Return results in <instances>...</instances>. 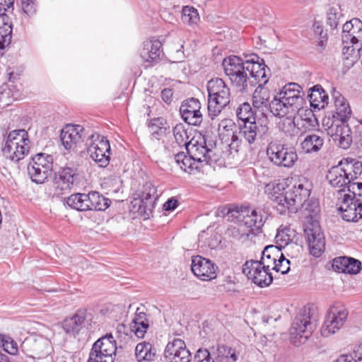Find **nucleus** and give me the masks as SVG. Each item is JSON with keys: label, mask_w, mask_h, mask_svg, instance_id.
<instances>
[{"label": "nucleus", "mask_w": 362, "mask_h": 362, "mask_svg": "<svg viewBox=\"0 0 362 362\" xmlns=\"http://www.w3.org/2000/svg\"><path fill=\"white\" fill-rule=\"evenodd\" d=\"M360 160L355 158H344L337 165L332 166L326 175L329 184L339 191L344 192L346 189L351 192L355 189V180L362 173V156Z\"/></svg>", "instance_id": "f257e3e1"}, {"label": "nucleus", "mask_w": 362, "mask_h": 362, "mask_svg": "<svg viewBox=\"0 0 362 362\" xmlns=\"http://www.w3.org/2000/svg\"><path fill=\"white\" fill-rule=\"evenodd\" d=\"M305 96L303 88L299 84L288 83L272 100L271 112L279 117L295 114L303 108L305 103Z\"/></svg>", "instance_id": "f03ea898"}, {"label": "nucleus", "mask_w": 362, "mask_h": 362, "mask_svg": "<svg viewBox=\"0 0 362 362\" xmlns=\"http://www.w3.org/2000/svg\"><path fill=\"white\" fill-rule=\"evenodd\" d=\"M300 209H303L305 217L312 221L308 223L304 228L310 253L315 257H319L325 247V236L317 221L320 211L319 202L316 199L308 198Z\"/></svg>", "instance_id": "7ed1b4c3"}, {"label": "nucleus", "mask_w": 362, "mask_h": 362, "mask_svg": "<svg viewBox=\"0 0 362 362\" xmlns=\"http://www.w3.org/2000/svg\"><path fill=\"white\" fill-rule=\"evenodd\" d=\"M311 185L305 178L298 180L291 187L278 195H273L276 209L280 214L296 213L309 198Z\"/></svg>", "instance_id": "20e7f679"}, {"label": "nucleus", "mask_w": 362, "mask_h": 362, "mask_svg": "<svg viewBox=\"0 0 362 362\" xmlns=\"http://www.w3.org/2000/svg\"><path fill=\"white\" fill-rule=\"evenodd\" d=\"M208 112L213 119L230 103V89L222 78H212L207 83Z\"/></svg>", "instance_id": "39448f33"}, {"label": "nucleus", "mask_w": 362, "mask_h": 362, "mask_svg": "<svg viewBox=\"0 0 362 362\" xmlns=\"http://www.w3.org/2000/svg\"><path fill=\"white\" fill-rule=\"evenodd\" d=\"M310 309H303L296 316L290 329V341L296 346L305 344L315 330Z\"/></svg>", "instance_id": "423d86ee"}, {"label": "nucleus", "mask_w": 362, "mask_h": 362, "mask_svg": "<svg viewBox=\"0 0 362 362\" xmlns=\"http://www.w3.org/2000/svg\"><path fill=\"white\" fill-rule=\"evenodd\" d=\"M266 153L273 165L287 169L293 168L298 158L294 147L278 142H270Z\"/></svg>", "instance_id": "0eeeda50"}, {"label": "nucleus", "mask_w": 362, "mask_h": 362, "mask_svg": "<svg viewBox=\"0 0 362 362\" xmlns=\"http://www.w3.org/2000/svg\"><path fill=\"white\" fill-rule=\"evenodd\" d=\"M227 214L240 222L251 234L254 235L259 232L264 223L262 211L258 209H251L249 206L228 208Z\"/></svg>", "instance_id": "6e6552de"}, {"label": "nucleus", "mask_w": 362, "mask_h": 362, "mask_svg": "<svg viewBox=\"0 0 362 362\" xmlns=\"http://www.w3.org/2000/svg\"><path fill=\"white\" fill-rule=\"evenodd\" d=\"M341 40L344 54L359 52L362 45V22L358 18H353L343 25Z\"/></svg>", "instance_id": "1a4fd4ad"}, {"label": "nucleus", "mask_w": 362, "mask_h": 362, "mask_svg": "<svg viewBox=\"0 0 362 362\" xmlns=\"http://www.w3.org/2000/svg\"><path fill=\"white\" fill-rule=\"evenodd\" d=\"M247 71L250 75V89L255 86H264L269 81V68L265 64L263 59L255 54L246 56Z\"/></svg>", "instance_id": "9d476101"}, {"label": "nucleus", "mask_w": 362, "mask_h": 362, "mask_svg": "<svg viewBox=\"0 0 362 362\" xmlns=\"http://www.w3.org/2000/svg\"><path fill=\"white\" fill-rule=\"evenodd\" d=\"M347 317L348 311L343 305L336 304L332 306L328 310L322 325V334L327 337L336 333L344 326Z\"/></svg>", "instance_id": "9b49d317"}, {"label": "nucleus", "mask_w": 362, "mask_h": 362, "mask_svg": "<svg viewBox=\"0 0 362 362\" xmlns=\"http://www.w3.org/2000/svg\"><path fill=\"white\" fill-rule=\"evenodd\" d=\"M117 351L116 341L112 334L99 338L92 345V362H113Z\"/></svg>", "instance_id": "f8f14e48"}, {"label": "nucleus", "mask_w": 362, "mask_h": 362, "mask_svg": "<svg viewBox=\"0 0 362 362\" xmlns=\"http://www.w3.org/2000/svg\"><path fill=\"white\" fill-rule=\"evenodd\" d=\"M239 353L226 345L218 346L216 354H211L206 349H199L194 355L195 362H236Z\"/></svg>", "instance_id": "ddd939ff"}, {"label": "nucleus", "mask_w": 362, "mask_h": 362, "mask_svg": "<svg viewBox=\"0 0 362 362\" xmlns=\"http://www.w3.org/2000/svg\"><path fill=\"white\" fill-rule=\"evenodd\" d=\"M271 271L265 268L262 269L257 260L252 259L247 261L243 267V272L247 278L261 288L269 286L272 283L274 277Z\"/></svg>", "instance_id": "4468645a"}, {"label": "nucleus", "mask_w": 362, "mask_h": 362, "mask_svg": "<svg viewBox=\"0 0 362 362\" xmlns=\"http://www.w3.org/2000/svg\"><path fill=\"white\" fill-rule=\"evenodd\" d=\"M352 195L344 194L342 204L338 208L341 212V217L346 221L357 222L362 218V199L356 197L355 189Z\"/></svg>", "instance_id": "2eb2a0df"}, {"label": "nucleus", "mask_w": 362, "mask_h": 362, "mask_svg": "<svg viewBox=\"0 0 362 362\" xmlns=\"http://www.w3.org/2000/svg\"><path fill=\"white\" fill-rule=\"evenodd\" d=\"M92 147L95 149L92 160L100 168L107 166L110 163V146L107 138L97 132L92 133Z\"/></svg>", "instance_id": "dca6fc26"}, {"label": "nucleus", "mask_w": 362, "mask_h": 362, "mask_svg": "<svg viewBox=\"0 0 362 362\" xmlns=\"http://www.w3.org/2000/svg\"><path fill=\"white\" fill-rule=\"evenodd\" d=\"M166 362H190L192 356L185 342L180 339L169 341L164 351Z\"/></svg>", "instance_id": "f3484780"}, {"label": "nucleus", "mask_w": 362, "mask_h": 362, "mask_svg": "<svg viewBox=\"0 0 362 362\" xmlns=\"http://www.w3.org/2000/svg\"><path fill=\"white\" fill-rule=\"evenodd\" d=\"M269 127L267 124H262L256 120L245 122L239 124V134L250 145H252L257 139H263L267 134Z\"/></svg>", "instance_id": "a211bd4d"}, {"label": "nucleus", "mask_w": 362, "mask_h": 362, "mask_svg": "<svg viewBox=\"0 0 362 362\" xmlns=\"http://www.w3.org/2000/svg\"><path fill=\"white\" fill-rule=\"evenodd\" d=\"M191 269L197 278L209 281L216 277L218 267L210 259L197 255L192 258Z\"/></svg>", "instance_id": "6ab92c4d"}, {"label": "nucleus", "mask_w": 362, "mask_h": 362, "mask_svg": "<svg viewBox=\"0 0 362 362\" xmlns=\"http://www.w3.org/2000/svg\"><path fill=\"white\" fill-rule=\"evenodd\" d=\"M200 109L201 104L199 100L191 98L182 103L180 112L186 123L189 125L199 126L203 120Z\"/></svg>", "instance_id": "aec40b11"}, {"label": "nucleus", "mask_w": 362, "mask_h": 362, "mask_svg": "<svg viewBox=\"0 0 362 362\" xmlns=\"http://www.w3.org/2000/svg\"><path fill=\"white\" fill-rule=\"evenodd\" d=\"M60 140L66 150H74L83 142V127L67 124L61 132Z\"/></svg>", "instance_id": "412c9836"}, {"label": "nucleus", "mask_w": 362, "mask_h": 362, "mask_svg": "<svg viewBox=\"0 0 362 362\" xmlns=\"http://www.w3.org/2000/svg\"><path fill=\"white\" fill-rule=\"evenodd\" d=\"M186 149L187 153L191 155L199 165L202 163L210 164L212 161L213 151L206 146L204 137L202 138L201 141L189 143L186 146Z\"/></svg>", "instance_id": "4be33fe9"}, {"label": "nucleus", "mask_w": 362, "mask_h": 362, "mask_svg": "<svg viewBox=\"0 0 362 362\" xmlns=\"http://www.w3.org/2000/svg\"><path fill=\"white\" fill-rule=\"evenodd\" d=\"M76 175L75 169L69 167H61L58 170H54L53 183L54 187L62 193L70 190L74 185Z\"/></svg>", "instance_id": "5701e85b"}, {"label": "nucleus", "mask_w": 362, "mask_h": 362, "mask_svg": "<svg viewBox=\"0 0 362 362\" xmlns=\"http://www.w3.org/2000/svg\"><path fill=\"white\" fill-rule=\"evenodd\" d=\"M162 44L157 39H151L144 42L140 50V56L144 62L156 63L163 52Z\"/></svg>", "instance_id": "b1692460"}, {"label": "nucleus", "mask_w": 362, "mask_h": 362, "mask_svg": "<svg viewBox=\"0 0 362 362\" xmlns=\"http://www.w3.org/2000/svg\"><path fill=\"white\" fill-rule=\"evenodd\" d=\"M332 268L339 273L357 274L361 269V262L353 257H339L334 259Z\"/></svg>", "instance_id": "393cba45"}, {"label": "nucleus", "mask_w": 362, "mask_h": 362, "mask_svg": "<svg viewBox=\"0 0 362 362\" xmlns=\"http://www.w3.org/2000/svg\"><path fill=\"white\" fill-rule=\"evenodd\" d=\"M332 138L335 144L343 149H347L351 144V132L348 125L341 123V125L332 126L330 128Z\"/></svg>", "instance_id": "a878e982"}, {"label": "nucleus", "mask_w": 362, "mask_h": 362, "mask_svg": "<svg viewBox=\"0 0 362 362\" xmlns=\"http://www.w3.org/2000/svg\"><path fill=\"white\" fill-rule=\"evenodd\" d=\"M281 253V248L278 246L267 245L262 252L261 259L257 260V263L261 265L262 269L274 270L276 268V263Z\"/></svg>", "instance_id": "bb28decb"}, {"label": "nucleus", "mask_w": 362, "mask_h": 362, "mask_svg": "<svg viewBox=\"0 0 362 362\" xmlns=\"http://www.w3.org/2000/svg\"><path fill=\"white\" fill-rule=\"evenodd\" d=\"M269 90L264 86H257L252 95V105L256 111L262 114L269 110L271 111L272 101L270 102Z\"/></svg>", "instance_id": "cd10ccee"}, {"label": "nucleus", "mask_w": 362, "mask_h": 362, "mask_svg": "<svg viewBox=\"0 0 362 362\" xmlns=\"http://www.w3.org/2000/svg\"><path fill=\"white\" fill-rule=\"evenodd\" d=\"M308 95L310 105L313 109H323L328 105L329 96L322 86L320 84L313 86L309 89Z\"/></svg>", "instance_id": "c85d7f7f"}, {"label": "nucleus", "mask_w": 362, "mask_h": 362, "mask_svg": "<svg viewBox=\"0 0 362 362\" xmlns=\"http://www.w3.org/2000/svg\"><path fill=\"white\" fill-rule=\"evenodd\" d=\"M247 64L243 66L238 70L234 71L228 78L231 84L236 88V89L241 92H247L250 89V84H251L250 79L248 76V71H247Z\"/></svg>", "instance_id": "c756f323"}, {"label": "nucleus", "mask_w": 362, "mask_h": 362, "mask_svg": "<svg viewBox=\"0 0 362 362\" xmlns=\"http://www.w3.org/2000/svg\"><path fill=\"white\" fill-rule=\"evenodd\" d=\"M87 310L79 309L71 317H66L62 322V327L66 333L78 334L84 323Z\"/></svg>", "instance_id": "7c9ffc66"}, {"label": "nucleus", "mask_w": 362, "mask_h": 362, "mask_svg": "<svg viewBox=\"0 0 362 362\" xmlns=\"http://www.w3.org/2000/svg\"><path fill=\"white\" fill-rule=\"evenodd\" d=\"M324 137L318 134L312 133L306 134L300 143V148L305 153L318 152L324 145Z\"/></svg>", "instance_id": "2f4dec72"}, {"label": "nucleus", "mask_w": 362, "mask_h": 362, "mask_svg": "<svg viewBox=\"0 0 362 362\" xmlns=\"http://www.w3.org/2000/svg\"><path fill=\"white\" fill-rule=\"evenodd\" d=\"M332 99L334 100L336 114L342 123L350 117L351 111L349 103L341 94L336 90L332 93Z\"/></svg>", "instance_id": "473e14b6"}, {"label": "nucleus", "mask_w": 362, "mask_h": 362, "mask_svg": "<svg viewBox=\"0 0 362 362\" xmlns=\"http://www.w3.org/2000/svg\"><path fill=\"white\" fill-rule=\"evenodd\" d=\"M156 349L149 342L142 341L136 346L135 358L138 362H151L154 360Z\"/></svg>", "instance_id": "72a5a7b5"}, {"label": "nucleus", "mask_w": 362, "mask_h": 362, "mask_svg": "<svg viewBox=\"0 0 362 362\" xmlns=\"http://www.w3.org/2000/svg\"><path fill=\"white\" fill-rule=\"evenodd\" d=\"M177 165L185 172L189 174L198 171L200 165L195 161L191 155H186L184 152L178 153L175 156Z\"/></svg>", "instance_id": "f704fd0d"}, {"label": "nucleus", "mask_w": 362, "mask_h": 362, "mask_svg": "<svg viewBox=\"0 0 362 362\" xmlns=\"http://www.w3.org/2000/svg\"><path fill=\"white\" fill-rule=\"evenodd\" d=\"M88 194H74L67 198L66 204L69 206L78 211L90 210V199Z\"/></svg>", "instance_id": "c9c22d12"}, {"label": "nucleus", "mask_w": 362, "mask_h": 362, "mask_svg": "<svg viewBox=\"0 0 362 362\" xmlns=\"http://www.w3.org/2000/svg\"><path fill=\"white\" fill-rule=\"evenodd\" d=\"M151 134L157 139L165 135L170 129V126L163 117H156L151 119L148 124Z\"/></svg>", "instance_id": "e433bc0d"}, {"label": "nucleus", "mask_w": 362, "mask_h": 362, "mask_svg": "<svg viewBox=\"0 0 362 362\" xmlns=\"http://www.w3.org/2000/svg\"><path fill=\"white\" fill-rule=\"evenodd\" d=\"M246 64V59L244 61L235 55H230L225 58L222 62V66L225 74L228 77L231 74Z\"/></svg>", "instance_id": "4c0bfd02"}, {"label": "nucleus", "mask_w": 362, "mask_h": 362, "mask_svg": "<svg viewBox=\"0 0 362 362\" xmlns=\"http://www.w3.org/2000/svg\"><path fill=\"white\" fill-rule=\"evenodd\" d=\"M137 309L133 323L134 324L135 334L139 338H143L144 334L148 328V321L146 319V315L144 312H138Z\"/></svg>", "instance_id": "58836bf2"}, {"label": "nucleus", "mask_w": 362, "mask_h": 362, "mask_svg": "<svg viewBox=\"0 0 362 362\" xmlns=\"http://www.w3.org/2000/svg\"><path fill=\"white\" fill-rule=\"evenodd\" d=\"M141 201V199H134L132 202L133 210L138 213V214L142 216L144 219H148L150 218V216L155 208V204H151V202Z\"/></svg>", "instance_id": "ea45409f"}, {"label": "nucleus", "mask_w": 362, "mask_h": 362, "mask_svg": "<svg viewBox=\"0 0 362 362\" xmlns=\"http://www.w3.org/2000/svg\"><path fill=\"white\" fill-rule=\"evenodd\" d=\"M27 169L31 180L37 184L44 183L51 173L30 163H28Z\"/></svg>", "instance_id": "a19ab883"}, {"label": "nucleus", "mask_w": 362, "mask_h": 362, "mask_svg": "<svg viewBox=\"0 0 362 362\" xmlns=\"http://www.w3.org/2000/svg\"><path fill=\"white\" fill-rule=\"evenodd\" d=\"M255 115L256 110L254 111L248 103H243L240 105L236 110L237 117L239 120H241L243 123H245V122L256 120L255 117Z\"/></svg>", "instance_id": "79ce46f5"}, {"label": "nucleus", "mask_w": 362, "mask_h": 362, "mask_svg": "<svg viewBox=\"0 0 362 362\" xmlns=\"http://www.w3.org/2000/svg\"><path fill=\"white\" fill-rule=\"evenodd\" d=\"M139 199L141 202L144 201L145 202H151L156 205V202L158 199V194H157V189L156 187L151 182H146L143 185L142 191L139 194Z\"/></svg>", "instance_id": "37998d69"}, {"label": "nucleus", "mask_w": 362, "mask_h": 362, "mask_svg": "<svg viewBox=\"0 0 362 362\" xmlns=\"http://www.w3.org/2000/svg\"><path fill=\"white\" fill-rule=\"evenodd\" d=\"M227 232L230 237L242 241L247 240L251 234L240 222L238 226L229 227Z\"/></svg>", "instance_id": "c03bdc74"}, {"label": "nucleus", "mask_w": 362, "mask_h": 362, "mask_svg": "<svg viewBox=\"0 0 362 362\" xmlns=\"http://www.w3.org/2000/svg\"><path fill=\"white\" fill-rule=\"evenodd\" d=\"M182 20L185 23L189 25L197 24L199 21V15L197 10L190 6H185L182 11Z\"/></svg>", "instance_id": "a18cd8bd"}, {"label": "nucleus", "mask_w": 362, "mask_h": 362, "mask_svg": "<svg viewBox=\"0 0 362 362\" xmlns=\"http://www.w3.org/2000/svg\"><path fill=\"white\" fill-rule=\"evenodd\" d=\"M327 23L332 29L337 28L341 19L343 18V14L338 5L330 7L327 11Z\"/></svg>", "instance_id": "49530a36"}, {"label": "nucleus", "mask_w": 362, "mask_h": 362, "mask_svg": "<svg viewBox=\"0 0 362 362\" xmlns=\"http://www.w3.org/2000/svg\"><path fill=\"white\" fill-rule=\"evenodd\" d=\"M30 164L39 167V165H44L45 169H52L53 156L45 153H38L31 157Z\"/></svg>", "instance_id": "de8ad7c7"}, {"label": "nucleus", "mask_w": 362, "mask_h": 362, "mask_svg": "<svg viewBox=\"0 0 362 362\" xmlns=\"http://www.w3.org/2000/svg\"><path fill=\"white\" fill-rule=\"evenodd\" d=\"M279 129L287 136H293L297 132L296 125L294 117L291 116L286 117L279 123Z\"/></svg>", "instance_id": "09e8293b"}, {"label": "nucleus", "mask_w": 362, "mask_h": 362, "mask_svg": "<svg viewBox=\"0 0 362 362\" xmlns=\"http://www.w3.org/2000/svg\"><path fill=\"white\" fill-rule=\"evenodd\" d=\"M110 200L98 192L92 191V210L105 211L110 206Z\"/></svg>", "instance_id": "8fccbe9b"}, {"label": "nucleus", "mask_w": 362, "mask_h": 362, "mask_svg": "<svg viewBox=\"0 0 362 362\" xmlns=\"http://www.w3.org/2000/svg\"><path fill=\"white\" fill-rule=\"evenodd\" d=\"M17 135L15 132H10L6 138L4 146L2 148L3 153L7 157L10 158L11 155L18 153V148H19L18 143H15L13 139Z\"/></svg>", "instance_id": "3c124183"}, {"label": "nucleus", "mask_w": 362, "mask_h": 362, "mask_svg": "<svg viewBox=\"0 0 362 362\" xmlns=\"http://www.w3.org/2000/svg\"><path fill=\"white\" fill-rule=\"evenodd\" d=\"M173 134L177 144L179 146H185L186 147L192 141H188L187 131L182 124H177L173 128Z\"/></svg>", "instance_id": "603ef678"}, {"label": "nucleus", "mask_w": 362, "mask_h": 362, "mask_svg": "<svg viewBox=\"0 0 362 362\" xmlns=\"http://www.w3.org/2000/svg\"><path fill=\"white\" fill-rule=\"evenodd\" d=\"M12 28L0 25V50L5 49L11 44Z\"/></svg>", "instance_id": "864d4df0"}, {"label": "nucleus", "mask_w": 362, "mask_h": 362, "mask_svg": "<svg viewBox=\"0 0 362 362\" xmlns=\"http://www.w3.org/2000/svg\"><path fill=\"white\" fill-rule=\"evenodd\" d=\"M290 260L286 259L284 255L281 253L276 263V268L274 271L281 272L282 274H286L290 271Z\"/></svg>", "instance_id": "5fc2aeb1"}, {"label": "nucleus", "mask_w": 362, "mask_h": 362, "mask_svg": "<svg viewBox=\"0 0 362 362\" xmlns=\"http://www.w3.org/2000/svg\"><path fill=\"white\" fill-rule=\"evenodd\" d=\"M359 346L354 351L353 354L340 355L334 362H362V357H359Z\"/></svg>", "instance_id": "6e6d98bb"}, {"label": "nucleus", "mask_w": 362, "mask_h": 362, "mask_svg": "<svg viewBox=\"0 0 362 362\" xmlns=\"http://www.w3.org/2000/svg\"><path fill=\"white\" fill-rule=\"evenodd\" d=\"M290 228L288 227L278 230L276 235L275 237L276 243L288 245V243L291 241V235L288 234Z\"/></svg>", "instance_id": "4d7b16f0"}, {"label": "nucleus", "mask_w": 362, "mask_h": 362, "mask_svg": "<svg viewBox=\"0 0 362 362\" xmlns=\"http://www.w3.org/2000/svg\"><path fill=\"white\" fill-rule=\"evenodd\" d=\"M37 0H21L23 11L28 16L33 15L36 12Z\"/></svg>", "instance_id": "13d9d810"}, {"label": "nucleus", "mask_w": 362, "mask_h": 362, "mask_svg": "<svg viewBox=\"0 0 362 362\" xmlns=\"http://www.w3.org/2000/svg\"><path fill=\"white\" fill-rule=\"evenodd\" d=\"M29 143H23L22 145L19 146V148H18V153H15L13 155H11L9 158L11 160L18 162L21 159L24 158V156L27 154L29 151Z\"/></svg>", "instance_id": "bf43d9fd"}, {"label": "nucleus", "mask_w": 362, "mask_h": 362, "mask_svg": "<svg viewBox=\"0 0 362 362\" xmlns=\"http://www.w3.org/2000/svg\"><path fill=\"white\" fill-rule=\"evenodd\" d=\"M242 144V140L239 136L234 133L231 136L230 143L228 144V150L230 154L233 153H237L239 151V148Z\"/></svg>", "instance_id": "052dcab7"}, {"label": "nucleus", "mask_w": 362, "mask_h": 362, "mask_svg": "<svg viewBox=\"0 0 362 362\" xmlns=\"http://www.w3.org/2000/svg\"><path fill=\"white\" fill-rule=\"evenodd\" d=\"M11 132H15L17 135H15V138L13 141L15 143H18V146L22 145L23 143H29V140L28 139V133L24 129H18L12 131Z\"/></svg>", "instance_id": "680f3d73"}, {"label": "nucleus", "mask_w": 362, "mask_h": 362, "mask_svg": "<svg viewBox=\"0 0 362 362\" xmlns=\"http://www.w3.org/2000/svg\"><path fill=\"white\" fill-rule=\"evenodd\" d=\"M2 346L4 350L11 355H14L18 351L17 344L12 339L10 341L3 340Z\"/></svg>", "instance_id": "e2e57ef3"}, {"label": "nucleus", "mask_w": 362, "mask_h": 362, "mask_svg": "<svg viewBox=\"0 0 362 362\" xmlns=\"http://www.w3.org/2000/svg\"><path fill=\"white\" fill-rule=\"evenodd\" d=\"M4 11L1 12L0 15V25L1 26H9L13 28V24L11 21V19L8 15L6 14V11H8L10 8L13 10V8H8L6 6H4Z\"/></svg>", "instance_id": "0e129e2a"}, {"label": "nucleus", "mask_w": 362, "mask_h": 362, "mask_svg": "<svg viewBox=\"0 0 362 362\" xmlns=\"http://www.w3.org/2000/svg\"><path fill=\"white\" fill-rule=\"evenodd\" d=\"M223 128L226 132L233 131V128L235 127V122L229 119H223L219 124V129Z\"/></svg>", "instance_id": "69168bd1"}, {"label": "nucleus", "mask_w": 362, "mask_h": 362, "mask_svg": "<svg viewBox=\"0 0 362 362\" xmlns=\"http://www.w3.org/2000/svg\"><path fill=\"white\" fill-rule=\"evenodd\" d=\"M178 205V202L176 199L172 197L168 199L163 204V209L165 211H173Z\"/></svg>", "instance_id": "338daca9"}, {"label": "nucleus", "mask_w": 362, "mask_h": 362, "mask_svg": "<svg viewBox=\"0 0 362 362\" xmlns=\"http://www.w3.org/2000/svg\"><path fill=\"white\" fill-rule=\"evenodd\" d=\"M173 97V91L170 88H165L161 91V98L162 100L169 104L172 100Z\"/></svg>", "instance_id": "774afa93"}]
</instances>
